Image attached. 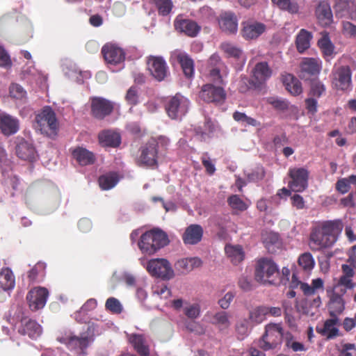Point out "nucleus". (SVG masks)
<instances>
[{"instance_id":"nucleus-1","label":"nucleus","mask_w":356,"mask_h":356,"mask_svg":"<svg viewBox=\"0 0 356 356\" xmlns=\"http://www.w3.org/2000/svg\"><path fill=\"white\" fill-rule=\"evenodd\" d=\"M343 228L341 220H328L313 229L309 245L312 250L318 251L334 245Z\"/></svg>"},{"instance_id":"nucleus-2","label":"nucleus","mask_w":356,"mask_h":356,"mask_svg":"<svg viewBox=\"0 0 356 356\" xmlns=\"http://www.w3.org/2000/svg\"><path fill=\"white\" fill-rule=\"evenodd\" d=\"M168 243V236L160 229H152L143 234L138 248L144 254H152Z\"/></svg>"},{"instance_id":"nucleus-3","label":"nucleus","mask_w":356,"mask_h":356,"mask_svg":"<svg viewBox=\"0 0 356 356\" xmlns=\"http://www.w3.org/2000/svg\"><path fill=\"white\" fill-rule=\"evenodd\" d=\"M291 284L293 287L300 286L304 296L308 298L314 297L312 305L315 308H318L321 305V300L319 293L324 291V282L321 278H316L312 280L310 284L298 281L295 275L292 277Z\"/></svg>"},{"instance_id":"nucleus-4","label":"nucleus","mask_w":356,"mask_h":356,"mask_svg":"<svg viewBox=\"0 0 356 356\" xmlns=\"http://www.w3.org/2000/svg\"><path fill=\"white\" fill-rule=\"evenodd\" d=\"M283 337L284 332L282 325L270 323L266 326L265 333L259 340L257 346L264 350L274 349L281 343Z\"/></svg>"},{"instance_id":"nucleus-5","label":"nucleus","mask_w":356,"mask_h":356,"mask_svg":"<svg viewBox=\"0 0 356 356\" xmlns=\"http://www.w3.org/2000/svg\"><path fill=\"white\" fill-rule=\"evenodd\" d=\"M93 333L90 327H88L86 332L82 333L80 337L72 336L71 334L65 335L60 339L61 343H65L69 349L75 351L80 355H85V350L93 341Z\"/></svg>"},{"instance_id":"nucleus-6","label":"nucleus","mask_w":356,"mask_h":356,"mask_svg":"<svg viewBox=\"0 0 356 356\" xmlns=\"http://www.w3.org/2000/svg\"><path fill=\"white\" fill-rule=\"evenodd\" d=\"M34 127L42 134H49L57 129L56 114L50 107H44L35 116Z\"/></svg>"},{"instance_id":"nucleus-7","label":"nucleus","mask_w":356,"mask_h":356,"mask_svg":"<svg viewBox=\"0 0 356 356\" xmlns=\"http://www.w3.org/2000/svg\"><path fill=\"white\" fill-rule=\"evenodd\" d=\"M279 271L276 264L268 259H260L255 270V279L262 284H273Z\"/></svg>"},{"instance_id":"nucleus-8","label":"nucleus","mask_w":356,"mask_h":356,"mask_svg":"<svg viewBox=\"0 0 356 356\" xmlns=\"http://www.w3.org/2000/svg\"><path fill=\"white\" fill-rule=\"evenodd\" d=\"M332 85L338 90L347 91L352 88V72L349 66L335 67L332 70Z\"/></svg>"},{"instance_id":"nucleus-9","label":"nucleus","mask_w":356,"mask_h":356,"mask_svg":"<svg viewBox=\"0 0 356 356\" xmlns=\"http://www.w3.org/2000/svg\"><path fill=\"white\" fill-rule=\"evenodd\" d=\"M189 100L180 94L171 97L166 104L165 109L168 116L172 119H181L188 111Z\"/></svg>"},{"instance_id":"nucleus-10","label":"nucleus","mask_w":356,"mask_h":356,"mask_svg":"<svg viewBox=\"0 0 356 356\" xmlns=\"http://www.w3.org/2000/svg\"><path fill=\"white\" fill-rule=\"evenodd\" d=\"M288 175L291 178L288 186L292 191L300 193L307 188L309 172L307 169L304 168H290Z\"/></svg>"},{"instance_id":"nucleus-11","label":"nucleus","mask_w":356,"mask_h":356,"mask_svg":"<svg viewBox=\"0 0 356 356\" xmlns=\"http://www.w3.org/2000/svg\"><path fill=\"white\" fill-rule=\"evenodd\" d=\"M147 270L152 276L169 280L174 275V271L169 262L164 259H154L150 260L147 266Z\"/></svg>"},{"instance_id":"nucleus-12","label":"nucleus","mask_w":356,"mask_h":356,"mask_svg":"<svg viewBox=\"0 0 356 356\" xmlns=\"http://www.w3.org/2000/svg\"><path fill=\"white\" fill-rule=\"evenodd\" d=\"M147 70L157 81H161L168 74V68L165 60L160 56H151L148 58Z\"/></svg>"},{"instance_id":"nucleus-13","label":"nucleus","mask_w":356,"mask_h":356,"mask_svg":"<svg viewBox=\"0 0 356 356\" xmlns=\"http://www.w3.org/2000/svg\"><path fill=\"white\" fill-rule=\"evenodd\" d=\"M49 292L44 287H35L26 296L29 307L32 311L42 309L47 302Z\"/></svg>"},{"instance_id":"nucleus-14","label":"nucleus","mask_w":356,"mask_h":356,"mask_svg":"<svg viewBox=\"0 0 356 356\" xmlns=\"http://www.w3.org/2000/svg\"><path fill=\"white\" fill-rule=\"evenodd\" d=\"M102 53L106 62L111 65H121L125 59L124 50L114 44H105Z\"/></svg>"},{"instance_id":"nucleus-15","label":"nucleus","mask_w":356,"mask_h":356,"mask_svg":"<svg viewBox=\"0 0 356 356\" xmlns=\"http://www.w3.org/2000/svg\"><path fill=\"white\" fill-rule=\"evenodd\" d=\"M199 97L206 102H221L225 98V92L220 86L207 83L202 86Z\"/></svg>"},{"instance_id":"nucleus-16","label":"nucleus","mask_w":356,"mask_h":356,"mask_svg":"<svg viewBox=\"0 0 356 356\" xmlns=\"http://www.w3.org/2000/svg\"><path fill=\"white\" fill-rule=\"evenodd\" d=\"M339 317H331L322 325L316 326V332L327 339H334L340 335Z\"/></svg>"},{"instance_id":"nucleus-17","label":"nucleus","mask_w":356,"mask_h":356,"mask_svg":"<svg viewBox=\"0 0 356 356\" xmlns=\"http://www.w3.org/2000/svg\"><path fill=\"white\" fill-rule=\"evenodd\" d=\"M172 307L176 309L183 308L184 314L190 319H195L200 316L201 305L198 301L188 302L182 299L172 301Z\"/></svg>"},{"instance_id":"nucleus-18","label":"nucleus","mask_w":356,"mask_h":356,"mask_svg":"<svg viewBox=\"0 0 356 356\" xmlns=\"http://www.w3.org/2000/svg\"><path fill=\"white\" fill-rule=\"evenodd\" d=\"M113 109V103L106 99L94 97L91 100L92 114L96 118L103 119L109 115Z\"/></svg>"},{"instance_id":"nucleus-19","label":"nucleus","mask_w":356,"mask_h":356,"mask_svg":"<svg viewBox=\"0 0 356 356\" xmlns=\"http://www.w3.org/2000/svg\"><path fill=\"white\" fill-rule=\"evenodd\" d=\"M157 143L154 140L149 141L141 151L138 163L140 165L153 166L156 163Z\"/></svg>"},{"instance_id":"nucleus-20","label":"nucleus","mask_w":356,"mask_h":356,"mask_svg":"<svg viewBox=\"0 0 356 356\" xmlns=\"http://www.w3.org/2000/svg\"><path fill=\"white\" fill-rule=\"evenodd\" d=\"M264 24L257 21H247L242 23L241 34L245 40H254L265 32Z\"/></svg>"},{"instance_id":"nucleus-21","label":"nucleus","mask_w":356,"mask_h":356,"mask_svg":"<svg viewBox=\"0 0 356 356\" xmlns=\"http://www.w3.org/2000/svg\"><path fill=\"white\" fill-rule=\"evenodd\" d=\"M171 59L174 61L178 62L186 76L190 78L194 74V63L189 56L181 51L176 49L171 54Z\"/></svg>"},{"instance_id":"nucleus-22","label":"nucleus","mask_w":356,"mask_h":356,"mask_svg":"<svg viewBox=\"0 0 356 356\" xmlns=\"http://www.w3.org/2000/svg\"><path fill=\"white\" fill-rule=\"evenodd\" d=\"M175 29L188 36L195 37L200 31V26L194 21L177 16L175 20Z\"/></svg>"},{"instance_id":"nucleus-23","label":"nucleus","mask_w":356,"mask_h":356,"mask_svg":"<svg viewBox=\"0 0 356 356\" xmlns=\"http://www.w3.org/2000/svg\"><path fill=\"white\" fill-rule=\"evenodd\" d=\"M315 15L322 26H326L332 23L333 15L330 5L327 0L318 1L315 9Z\"/></svg>"},{"instance_id":"nucleus-24","label":"nucleus","mask_w":356,"mask_h":356,"mask_svg":"<svg viewBox=\"0 0 356 356\" xmlns=\"http://www.w3.org/2000/svg\"><path fill=\"white\" fill-rule=\"evenodd\" d=\"M345 293V289L341 290V294L334 290L330 295L327 309L331 317H338L345 309V301L343 298V294Z\"/></svg>"},{"instance_id":"nucleus-25","label":"nucleus","mask_w":356,"mask_h":356,"mask_svg":"<svg viewBox=\"0 0 356 356\" xmlns=\"http://www.w3.org/2000/svg\"><path fill=\"white\" fill-rule=\"evenodd\" d=\"M220 29L229 34L236 33L238 30V19L232 12L222 13L218 18Z\"/></svg>"},{"instance_id":"nucleus-26","label":"nucleus","mask_w":356,"mask_h":356,"mask_svg":"<svg viewBox=\"0 0 356 356\" xmlns=\"http://www.w3.org/2000/svg\"><path fill=\"white\" fill-rule=\"evenodd\" d=\"M19 129L18 119L8 113H0V129L5 136L16 134Z\"/></svg>"},{"instance_id":"nucleus-27","label":"nucleus","mask_w":356,"mask_h":356,"mask_svg":"<svg viewBox=\"0 0 356 356\" xmlns=\"http://www.w3.org/2000/svg\"><path fill=\"white\" fill-rule=\"evenodd\" d=\"M18 332L21 334L28 335L31 339H35L41 335L42 327L35 321L24 317L21 320Z\"/></svg>"},{"instance_id":"nucleus-28","label":"nucleus","mask_w":356,"mask_h":356,"mask_svg":"<svg viewBox=\"0 0 356 356\" xmlns=\"http://www.w3.org/2000/svg\"><path fill=\"white\" fill-rule=\"evenodd\" d=\"M322 67V62L319 58H306L300 64V76L305 78L307 75H317Z\"/></svg>"},{"instance_id":"nucleus-29","label":"nucleus","mask_w":356,"mask_h":356,"mask_svg":"<svg viewBox=\"0 0 356 356\" xmlns=\"http://www.w3.org/2000/svg\"><path fill=\"white\" fill-rule=\"evenodd\" d=\"M98 139L102 147H116L121 143L120 134L110 129L101 131L98 135Z\"/></svg>"},{"instance_id":"nucleus-30","label":"nucleus","mask_w":356,"mask_h":356,"mask_svg":"<svg viewBox=\"0 0 356 356\" xmlns=\"http://www.w3.org/2000/svg\"><path fill=\"white\" fill-rule=\"evenodd\" d=\"M16 153L19 158L23 160L33 161L37 158V153L33 144L24 140L17 143Z\"/></svg>"},{"instance_id":"nucleus-31","label":"nucleus","mask_w":356,"mask_h":356,"mask_svg":"<svg viewBox=\"0 0 356 356\" xmlns=\"http://www.w3.org/2000/svg\"><path fill=\"white\" fill-rule=\"evenodd\" d=\"M272 74V71L266 62L257 63L252 70L254 84H261L266 81Z\"/></svg>"},{"instance_id":"nucleus-32","label":"nucleus","mask_w":356,"mask_h":356,"mask_svg":"<svg viewBox=\"0 0 356 356\" xmlns=\"http://www.w3.org/2000/svg\"><path fill=\"white\" fill-rule=\"evenodd\" d=\"M203 234V229L199 225H191L183 234V241L186 244L194 245L200 242Z\"/></svg>"},{"instance_id":"nucleus-33","label":"nucleus","mask_w":356,"mask_h":356,"mask_svg":"<svg viewBox=\"0 0 356 356\" xmlns=\"http://www.w3.org/2000/svg\"><path fill=\"white\" fill-rule=\"evenodd\" d=\"M129 341L139 355L141 356H148L149 355V347L142 334H130Z\"/></svg>"},{"instance_id":"nucleus-34","label":"nucleus","mask_w":356,"mask_h":356,"mask_svg":"<svg viewBox=\"0 0 356 356\" xmlns=\"http://www.w3.org/2000/svg\"><path fill=\"white\" fill-rule=\"evenodd\" d=\"M72 155L74 159L81 165L92 164L95 160L94 154L83 147L74 149L72 152Z\"/></svg>"},{"instance_id":"nucleus-35","label":"nucleus","mask_w":356,"mask_h":356,"mask_svg":"<svg viewBox=\"0 0 356 356\" xmlns=\"http://www.w3.org/2000/svg\"><path fill=\"white\" fill-rule=\"evenodd\" d=\"M282 81L286 89L292 95H300L302 91V86L299 80L291 74H286L282 76Z\"/></svg>"},{"instance_id":"nucleus-36","label":"nucleus","mask_w":356,"mask_h":356,"mask_svg":"<svg viewBox=\"0 0 356 356\" xmlns=\"http://www.w3.org/2000/svg\"><path fill=\"white\" fill-rule=\"evenodd\" d=\"M312 39V34L311 32L304 29H301L298 33L296 40V47L298 52L303 53L305 50L309 49Z\"/></svg>"},{"instance_id":"nucleus-37","label":"nucleus","mask_w":356,"mask_h":356,"mask_svg":"<svg viewBox=\"0 0 356 356\" xmlns=\"http://www.w3.org/2000/svg\"><path fill=\"white\" fill-rule=\"evenodd\" d=\"M225 253L231 260V261L236 265L244 259V252L241 246L238 245L228 244L225 247Z\"/></svg>"},{"instance_id":"nucleus-38","label":"nucleus","mask_w":356,"mask_h":356,"mask_svg":"<svg viewBox=\"0 0 356 356\" xmlns=\"http://www.w3.org/2000/svg\"><path fill=\"white\" fill-rule=\"evenodd\" d=\"M15 284V276L12 270L8 268H3L0 273V287L3 290L13 289Z\"/></svg>"},{"instance_id":"nucleus-39","label":"nucleus","mask_w":356,"mask_h":356,"mask_svg":"<svg viewBox=\"0 0 356 356\" xmlns=\"http://www.w3.org/2000/svg\"><path fill=\"white\" fill-rule=\"evenodd\" d=\"M113 279L123 282L127 287H136L140 283L132 273L127 270H123L119 273L115 272Z\"/></svg>"},{"instance_id":"nucleus-40","label":"nucleus","mask_w":356,"mask_h":356,"mask_svg":"<svg viewBox=\"0 0 356 356\" xmlns=\"http://www.w3.org/2000/svg\"><path fill=\"white\" fill-rule=\"evenodd\" d=\"M218 131V126L215 122L210 119H206L204 129H200L197 131V133L201 135L203 140H207L216 136Z\"/></svg>"},{"instance_id":"nucleus-41","label":"nucleus","mask_w":356,"mask_h":356,"mask_svg":"<svg viewBox=\"0 0 356 356\" xmlns=\"http://www.w3.org/2000/svg\"><path fill=\"white\" fill-rule=\"evenodd\" d=\"M65 74L72 80L81 83L83 82L84 79H88L90 77V73L89 72H81L74 65H71L67 67Z\"/></svg>"},{"instance_id":"nucleus-42","label":"nucleus","mask_w":356,"mask_h":356,"mask_svg":"<svg viewBox=\"0 0 356 356\" xmlns=\"http://www.w3.org/2000/svg\"><path fill=\"white\" fill-rule=\"evenodd\" d=\"M221 49L228 57L245 60V58L243 51L238 46L230 42H224L221 44Z\"/></svg>"},{"instance_id":"nucleus-43","label":"nucleus","mask_w":356,"mask_h":356,"mask_svg":"<svg viewBox=\"0 0 356 356\" xmlns=\"http://www.w3.org/2000/svg\"><path fill=\"white\" fill-rule=\"evenodd\" d=\"M177 268L183 272H189L202 265V261L197 257L185 258L177 263Z\"/></svg>"},{"instance_id":"nucleus-44","label":"nucleus","mask_w":356,"mask_h":356,"mask_svg":"<svg viewBox=\"0 0 356 356\" xmlns=\"http://www.w3.org/2000/svg\"><path fill=\"white\" fill-rule=\"evenodd\" d=\"M119 181V177L115 172H109L99 178V184L102 190H110Z\"/></svg>"},{"instance_id":"nucleus-45","label":"nucleus","mask_w":356,"mask_h":356,"mask_svg":"<svg viewBox=\"0 0 356 356\" xmlns=\"http://www.w3.org/2000/svg\"><path fill=\"white\" fill-rule=\"evenodd\" d=\"M272 2L280 9L296 14L299 11V5L297 0H272Z\"/></svg>"},{"instance_id":"nucleus-46","label":"nucleus","mask_w":356,"mask_h":356,"mask_svg":"<svg viewBox=\"0 0 356 356\" xmlns=\"http://www.w3.org/2000/svg\"><path fill=\"white\" fill-rule=\"evenodd\" d=\"M211 323L216 325L220 330L227 329L231 322L228 314L225 312H218L212 318Z\"/></svg>"},{"instance_id":"nucleus-47","label":"nucleus","mask_w":356,"mask_h":356,"mask_svg":"<svg viewBox=\"0 0 356 356\" xmlns=\"http://www.w3.org/2000/svg\"><path fill=\"white\" fill-rule=\"evenodd\" d=\"M267 316V307H257L249 313V321L253 324H259L265 321Z\"/></svg>"},{"instance_id":"nucleus-48","label":"nucleus","mask_w":356,"mask_h":356,"mask_svg":"<svg viewBox=\"0 0 356 356\" xmlns=\"http://www.w3.org/2000/svg\"><path fill=\"white\" fill-rule=\"evenodd\" d=\"M235 330L237 338L241 340L244 339L251 330L250 321L246 318L239 320L235 325Z\"/></svg>"},{"instance_id":"nucleus-49","label":"nucleus","mask_w":356,"mask_h":356,"mask_svg":"<svg viewBox=\"0 0 356 356\" xmlns=\"http://www.w3.org/2000/svg\"><path fill=\"white\" fill-rule=\"evenodd\" d=\"M318 44L325 58L332 57L334 54V46L327 35H323L318 40Z\"/></svg>"},{"instance_id":"nucleus-50","label":"nucleus","mask_w":356,"mask_h":356,"mask_svg":"<svg viewBox=\"0 0 356 356\" xmlns=\"http://www.w3.org/2000/svg\"><path fill=\"white\" fill-rule=\"evenodd\" d=\"M9 92L11 97L22 102H25L27 98L26 91L18 83H12L9 88Z\"/></svg>"},{"instance_id":"nucleus-51","label":"nucleus","mask_w":356,"mask_h":356,"mask_svg":"<svg viewBox=\"0 0 356 356\" xmlns=\"http://www.w3.org/2000/svg\"><path fill=\"white\" fill-rule=\"evenodd\" d=\"M233 118L235 121L241 123L243 126L251 125L257 127L260 125V123L255 119L246 115L244 113L236 111L233 114Z\"/></svg>"},{"instance_id":"nucleus-52","label":"nucleus","mask_w":356,"mask_h":356,"mask_svg":"<svg viewBox=\"0 0 356 356\" xmlns=\"http://www.w3.org/2000/svg\"><path fill=\"white\" fill-rule=\"evenodd\" d=\"M152 3L154 4L160 15H168L172 8V2L171 0H152Z\"/></svg>"},{"instance_id":"nucleus-53","label":"nucleus","mask_w":356,"mask_h":356,"mask_svg":"<svg viewBox=\"0 0 356 356\" xmlns=\"http://www.w3.org/2000/svg\"><path fill=\"white\" fill-rule=\"evenodd\" d=\"M170 294V290L163 284H156L152 288V296L155 298L166 300Z\"/></svg>"},{"instance_id":"nucleus-54","label":"nucleus","mask_w":356,"mask_h":356,"mask_svg":"<svg viewBox=\"0 0 356 356\" xmlns=\"http://www.w3.org/2000/svg\"><path fill=\"white\" fill-rule=\"evenodd\" d=\"M227 202L232 209L236 211H242L248 208V205L237 195L230 196Z\"/></svg>"},{"instance_id":"nucleus-55","label":"nucleus","mask_w":356,"mask_h":356,"mask_svg":"<svg viewBox=\"0 0 356 356\" xmlns=\"http://www.w3.org/2000/svg\"><path fill=\"white\" fill-rule=\"evenodd\" d=\"M298 264L305 270H311L314 266V260L310 253L301 254L298 259Z\"/></svg>"},{"instance_id":"nucleus-56","label":"nucleus","mask_w":356,"mask_h":356,"mask_svg":"<svg viewBox=\"0 0 356 356\" xmlns=\"http://www.w3.org/2000/svg\"><path fill=\"white\" fill-rule=\"evenodd\" d=\"M105 307L107 310L113 314H120L123 310L122 305L120 300L113 297H111L106 300Z\"/></svg>"},{"instance_id":"nucleus-57","label":"nucleus","mask_w":356,"mask_h":356,"mask_svg":"<svg viewBox=\"0 0 356 356\" xmlns=\"http://www.w3.org/2000/svg\"><path fill=\"white\" fill-rule=\"evenodd\" d=\"M262 240L266 248L271 250V246L279 244V236L274 232H266L262 234Z\"/></svg>"},{"instance_id":"nucleus-58","label":"nucleus","mask_w":356,"mask_h":356,"mask_svg":"<svg viewBox=\"0 0 356 356\" xmlns=\"http://www.w3.org/2000/svg\"><path fill=\"white\" fill-rule=\"evenodd\" d=\"M285 339L286 346L291 348L294 352L305 350L304 345L302 343L294 341L290 333L286 334Z\"/></svg>"},{"instance_id":"nucleus-59","label":"nucleus","mask_w":356,"mask_h":356,"mask_svg":"<svg viewBox=\"0 0 356 356\" xmlns=\"http://www.w3.org/2000/svg\"><path fill=\"white\" fill-rule=\"evenodd\" d=\"M46 268V264L43 262L37 263L34 267L29 272L28 277L33 282L36 280L38 275H42Z\"/></svg>"},{"instance_id":"nucleus-60","label":"nucleus","mask_w":356,"mask_h":356,"mask_svg":"<svg viewBox=\"0 0 356 356\" xmlns=\"http://www.w3.org/2000/svg\"><path fill=\"white\" fill-rule=\"evenodd\" d=\"M325 92V86L321 81L316 80L311 84L310 95L315 97H320Z\"/></svg>"},{"instance_id":"nucleus-61","label":"nucleus","mask_w":356,"mask_h":356,"mask_svg":"<svg viewBox=\"0 0 356 356\" xmlns=\"http://www.w3.org/2000/svg\"><path fill=\"white\" fill-rule=\"evenodd\" d=\"M342 32L347 37L356 38V25L348 21H343Z\"/></svg>"},{"instance_id":"nucleus-62","label":"nucleus","mask_w":356,"mask_h":356,"mask_svg":"<svg viewBox=\"0 0 356 356\" xmlns=\"http://www.w3.org/2000/svg\"><path fill=\"white\" fill-rule=\"evenodd\" d=\"M209 79L216 84V86H219L224 83L223 76L220 74V70L218 67H214L211 70Z\"/></svg>"},{"instance_id":"nucleus-63","label":"nucleus","mask_w":356,"mask_h":356,"mask_svg":"<svg viewBox=\"0 0 356 356\" xmlns=\"http://www.w3.org/2000/svg\"><path fill=\"white\" fill-rule=\"evenodd\" d=\"M336 188L337 190L342 194L348 192L350 188V183L348 178H343L338 180L336 184Z\"/></svg>"},{"instance_id":"nucleus-64","label":"nucleus","mask_w":356,"mask_h":356,"mask_svg":"<svg viewBox=\"0 0 356 356\" xmlns=\"http://www.w3.org/2000/svg\"><path fill=\"white\" fill-rule=\"evenodd\" d=\"M138 90L136 87H131L126 95V100L130 104L135 105L138 103Z\"/></svg>"}]
</instances>
